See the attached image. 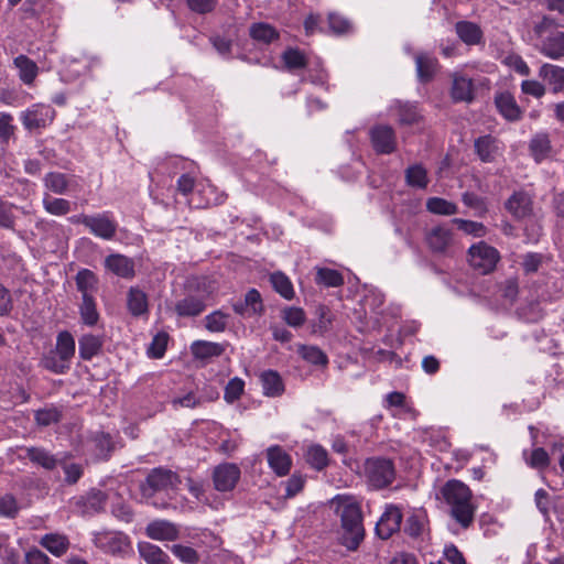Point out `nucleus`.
Returning a JSON list of instances; mask_svg holds the SVG:
<instances>
[{
    "instance_id": "nucleus-1",
    "label": "nucleus",
    "mask_w": 564,
    "mask_h": 564,
    "mask_svg": "<svg viewBox=\"0 0 564 564\" xmlns=\"http://www.w3.org/2000/svg\"><path fill=\"white\" fill-rule=\"evenodd\" d=\"M336 514L340 518V541L348 550L355 551L364 540L362 514L358 501L350 496H336L333 500Z\"/></svg>"
},
{
    "instance_id": "nucleus-2",
    "label": "nucleus",
    "mask_w": 564,
    "mask_h": 564,
    "mask_svg": "<svg viewBox=\"0 0 564 564\" xmlns=\"http://www.w3.org/2000/svg\"><path fill=\"white\" fill-rule=\"evenodd\" d=\"M442 497L449 507L451 516L463 528H468L475 518L476 506L473 494L464 482L452 479L441 489Z\"/></svg>"
},
{
    "instance_id": "nucleus-3",
    "label": "nucleus",
    "mask_w": 564,
    "mask_h": 564,
    "mask_svg": "<svg viewBox=\"0 0 564 564\" xmlns=\"http://www.w3.org/2000/svg\"><path fill=\"white\" fill-rule=\"evenodd\" d=\"M533 44L543 56L560 61L564 58V32L558 30L554 19L544 15L533 25Z\"/></svg>"
},
{
    "instance_id": "nucleus-4",
    "label": "nucleus",
    "mask_w": 564,
    "mask_h": 564,
    "mask_svg": "<svg viewBox=\"0 0 564 564\" xmlns=\"http://www.w3.org/2000/svg\"><path fill=\"white\" fill-rule=\"evenodd\" d=\"M181 484L178 475L170 469L154 468L140 485L142 498L149 501L156 492L177 489Z\"/></svg>"
},
{
    "instance_id": "nucleus-5",
    "label": "nucleus",
    "mask_w": 564,
    "mask_h": 564,
    "mask_svg": "<svg viewBox=\"0 0 564 564\" xmlns=\"http://www.w3.org/2000/svg\"><path fill=\"white\" fill-rule=\"evenodd\" d=\"M93 543L101 552L118 557H124L132 551L130 538L120 531L94 532Z\"/></svg>"
},
{
    "instance_id": "nucleus-6",
    "label": "nucleus",
    "mask_w": 564,
    "mask_h": 564,
    "mask_svg": "<svg viewBox=\"0 0 564 564\" xmlns=\"http://www.w3.org/2000/svg\"><path fill=\"white\" fill-rule=\"evenodd\" d=\"M365 475L368 484L376 489L389 486L394 477L393 463L388 458L372 457L365 463Z\"/></svg>"
},
{
    "instance_id": "nucleus-7",
    "label": "nucleus",
    "mask_w": 564,
    "mask_h": 564,
    "mask_svg": "<svg viewBox=\"0 0 564 564\" xmlns=\"http://www.w3.org/2000/svg\"><path fill=\"white\" fill-rule=\"evenodd\" d=\"M55 109L46 104H33L20 113L24 129L40 131L48 127L55 118Z\"/></svg>"
},
{
    "instance_id": "nucleus-8",
    "label": "nucleus",
    "mask_w": 564,
    "mask_h": 564,
    "mask_svg": "<svg viewBox=\"0 0 564 564\" xmlns=\"http://www.w3.org/2000/svg\"><path fill=\"white\" fill-rule=\"evenodd\" d=\"M498 251L485 242L473 245L469 248V263L480 273L486 274L492 271L498 262Z\"/></svg>"
},
{
    "instance_id": "nucleus-9",
    "label": "nucleus",
    "mask_w": 564,
    "mask_h": 564,
    "mask_svg": "<svg viewBox=\"0 0 564 564\" xmlns=\"http://www.w3.org/2000/svg\"><path fill=\"white\" fill-rule=\"evenodd\" d=\"M118 224L111 212H102L90 216L87 229L91 235L104 240H112Z\"/></svg>"
},
{
    "instance_id": "nucleus-10",
    "label": "nucleus",
    "mask_w": 564,
    "mask_h": 564,
    "mask_svg": "<svg viewBox=\"0 0 564 564\" xmlns=\"http://www.w3.org/2000/svg\"><path fill=\"white\" fill-rule=\"evenodd\" d=\"M474 149L481 162L492 163L503 153V143L491 134L481 135L474 141Z\"/></svg>"
},
{
    "instance_id": "nucleus-11",
    "label": "nucleus",
    "mask_w": 564,
    "mask_h": 564,
    "mask_svg": "<svg viewBox=\"0 0 564 564\" xmlns=\"http://www.w3.org/2000/svg\"><path fill=\"white\" fill-rule=\"evenodd\" d=\"M402 521V512L399 507L389 505L376 524V533L382 540H387L398 532Z\"/></svg>"
},
{
    "instance_id": "nucleus-12",
    "label": "nucleus",
    "mask_w": 564,
    "mask_h": 564,
    "mask_svg": "<svg viewBox=\"0 0 564 564\" xmlns=\"http://www.w3.org/2000/svg\"><path fill=\"white\" fill-rule=\"evenodd\" d=\"M240 478V469L235 464H221L213 474L215 489L218 491L232 490Z\"/></svg>"
},
{
    "instance_id": "nucleus-13",
    "label": "nucleus",
    "mask_w": 564,
    "mask_h": 564,
    "mask_svg": "<svg viewBox=\"0 0 564 564\" xmlns=\"http://www.w3.org/2000/svg\"><path fill=\"white\" fill-rule=\"evenodd\" d=\"M265 457L269 467L278 476H286L292 467L291 455L281 446L272 445L267 448Z\"/></svg>"
},
{
    "instance_id": "nucleus-14",
    "label": "nucleus",
    "mask_w": 564,
    "mask_h": 564,
    "mask_svg": "<svg viewBox=\"0 0 564 564\" xmlns=\"http://www.w3.org/2000/svg\"><path fill=\"white\" fill-rule=\"evenodd\" d=\"M451 98L455 102H471L474 100V83L460 72H454L451 75Z\"/></svg>"
},
{
    "instance_id": "nucleus-15",
    "label": "nucleus",
    "mask_w": 564,
    "mask_h": 564,
    "mask_svg": "<svg viewBox=\"0 0 564 564\" xmlns=\"http://www.w3.org/2000/svg\"><path fill=\"white\" fill-rule=\"evenodd\" d=\"M371 143L378 153L389 154L395 149V135L391 127L380 124L370 131Z\"/></svg>"
},
{
    "instance_id": "nucleus-16",
    "label": "nucleus",
    "mask_w": 564,
    "mask_h": 564,
    "mask_svg": "<svg viewBox=\"0 0 564 564\" xmlns=\"http://www.w3.org/2000/svg\"><path fill=\"white\" fill-rule=\"evenodd\" d=\"M108 496L106 492L93 489L76 501L78 511L83 516H93L105 509Z\"/></svg>"
},
{
    "instance_id": "nucleus-17",
    "label": "nucleus",
    "mask_w": 564,
    "mask_h": 564,
    "mask_svg": "<svg viewBox=\"0 0 564 564\" xmlns=\"http://www.w3.org/2000/svg\"><path fill=\"white\" fill-rule=\"evenodd\" d=\"M148 538L156 541H175L178 539L177 525L167 520H153L145 527Z\"/></svg>"
},
{
    "instance_id": "nucleus-18",
    "label": "nucleus",
    "mask_w": 564,
    "mask_h": 564,
    "mask_svg": "<svg viewBox=\"0 0 564 564\" xmlns=\"http://www.w3.org/2000/svg\"><path fill=\"white\" fill-rule=\"evenodd\" d=\"M429 248L436 253H445L453 242V231L446 226H436L425 237Z\"/></svg>"
},
{
    "instance_id": "nucleus-19",
    "label": "nucleus",
    "mask_w": 564,
    "mask_h": 564,
    "mask_svg": "<svg viewBox=\"0 0 564 564\" xmlns=\"http://www.w3.org/2000/svg\"><path fill=\"white\" fill-rule=\"evenodd\" d=\"M105 267L111 273L123 279H132L135 274L134 261L131 258L120 253L109 254L105 259Z\"/></svg>"
},
{
    "instance_id": "nucleus-20",
    "label": "nucleus",
    "mask_w": 564,
    "mask_h": 564,
    "mask_svg": "<svg viewBox=\"0 0 564 564\" xmlns=\"http://www.w3.org/2000/svg\"><path fill=\"white\" fill-rule=\"evenodd\" d=\"M506 209L517 219L532 214V198L524 191L514 192L506 202Z\"/></svg>"
},
{
    "instance_id": "nucleus-21",
    "label": "nucleus",
    "mask_w": 564,
    "mask_h": 564,
    "mask_svg": "<svg viewBox=\"0 0 564 564\" xmlns=\"http://www.w3.org/2000/svg\"><path fill=\"white\" fill-rule=\"evenodd\" d=\"M539 77L545 82L553 94L564 90V67L544 63L539 69Z\"/></svg>"
},
{
    "instance_id": "nucleus-22",
    "label": "nucleus",
    "mask_w": 564,
    "mask_h": 564,
    "mask_svg": "<svg viewBox=\"0 0 564 564\" xmlns=\"http://www.w3.org/2000/svg\"><path fill=\"white\" fill-rule=\"evenodd\" d=\"M43 184L47 191L64 195L75 186V177L61 172H50L43 177Z\"/></svg>"
},
{
    "instance_id": "nucleus-23",
    "label": "nucleus",
    "mask_w": 564,
    "mask_h": 564,
    "mask_svg": "<svg viewBox=\"0 0 564 564\" xmlns=\"http://www.w3.org/2000/svg\"><path fill=\"white\" fill-rule=\"evenodd\" d=\"M495 104L498 111L507 120L518 121L521 119L522 111L511 94L501 93L497 95L495 98Z\"/></svg>"
},
{
    "instance_id": "nucleus-24",
    "label": "nucleus",
    "mask_w": 564,
    "mask_h": 564,
    "mask_svg": "<svg viewBox=\"0 0 564 564\" xmlns=\"http://www.w3.org/2000/svg\"><path fill=\"white\" fill-rule=\"evenodd\" d=\"M529 151L536 163L549 159L552 154L551 140L547 133L539 132L532 137Z\"/></svg>"
},
{
    "instance_id": "nucleus-25",
    "label": "nucleus",
    "mask_w": 564,
    "mask_h": 564,
    "mask_svg": "<svg viewBox=\"0 0 564 564\" xmlns=\"http://www.w3.org/2000/svg\"><path fill=\"white\" fill-rule=\"evenodd\" d=\"M206 307L203 295H187L175 304V311L180 316L199 315Z\"/></svg>"
},
{
    "instance_id": "nucleus-26",
    "label": "nucleus",
    "mask_w": 564,
    "mask_h": 564,
    "mask_svg": "<svg viewBox=\"0 0 564 564\" xmlns=\"http://www.w3.org/2000/svg\"><path fill=\"white\" fill-rule=\"evenodd\" d=\"M39 543L56 557L63 556L69 549L68 538L58 533H47L40 539Z\"/></svg>"
},
{
    "instance_id": "nucleus-27",
    "label": "nucleus",
    "mask_w": 564,
    "mask_h": 564,
    "mask_svg": "<svg viewBox=\"0 0 564 564\" xmlns=\"http://www.w3.org/2000/svg\"><path fill=\"white\" fill-rule=\"evenodd\" d=\"M138 551L147 564H171L170 556L155 544L140 542Z\"/></svg>"
},
{
    "instance_id": "nucleus-28",
    "label": "nucleus",
    "mask_w": 564,
    "mask_h": 564,
    "mask_svg": "<svg viewBox=\"0 0 564 564\" xmlns=\"http://www.w3.org/2000/svg\"><path fill=\"white\" fill-rule=\"evenodd\" d=\"M458 37L467 45H477L482 40L481 29L473 22L459 21L455 25Z\"/></svg>"
},
{
    "instance_id": "nucleus-29",
    "label": "nucleus",
    "mask_w": 564,
    "mask_h": 564,
    "mask_svg": "<svg viewBox=\"0 0 564 564\" xmlns=\"http://www.w3.org/2000/svg\"><path fill=\"white\" fill-rule=\"evenodd\" d=\"M13 64L19 70L21 82L25 85H32L39 73L36 63L25 55H19L13 59Z\"/></svg>"
},
{
    "instance_id": "nucleus-30",
    "label": "nucleus",
    "mask_w": 564,
    "mask_h": 564,
    "mask_svg": "<svg viewBox=\"0 0 564 564\" xmlns=\"http://www.w3.org/2000/svg\"><path fill=\"white\" fill-rule=\"evenodd\" d=\"M416 72L421 82H430L435 75L438 62L430 54H417L415 56Z\"/></svg>"
},
{
    "instance_id": "nucleus-31",
    "label": "nucleus",
    "mask_w": 564,
    "mask_h": 564,
    "mask_svg": "<svg viewBox=\"0 0 564 564\" xmlns=\"http://www.w3.org/2000/svg\"><path fill=\"white\" fill-rule=\"evenodd\" d=\"M25 457L47 470L54 469L58 463V459L53 454L41 447L25 448Z\"/></svg>"
},
{
    "instance_id": "nucleus-32",
    "label": "nucleus",
    "mask_w": 564,
    "mask_h": 564,
    "mask_svg": "<svg viewBox=\"0 0 564 564\" xmlns=\"http://www.w3.org/2000/svg\"><path fill=\"white\" fill-rule=\"evenodd\" d=\"M270 283L273 290L285 300H292L295 295L293 283L282 271H275L270 274Z\"/></svg>"
},
{
    "instance_id": "nucleus-33",
    "label": "nucleus",
    "mask_w": 564,
    "mask_h": 564,
    "mask_svg": "<svg viewBox=\"0 0 564 564\" xmlns=\"http://www.w3.org/2000/svg\"><path fill=\"white\" fill-rule=\"evenodd\" d=\"M263 393L268 397H279L284 391L282 378L276 371L267 370L261 373Z\"/></svg>"
},
{
    "instance_id": "nucleus-34",
    "label": "nucleus",
    "mask_w": 564,
    "mask_h": 564,
    "mask_svg": "<svg viewBox=\"0 0 564 564\" xmlns=\"http://www.w3.org/2000/svg\"><path fill=\"white\" fill-rule=\"evenodd\" d=\"M225 348L221 344L197 340L191 346L193 356L197 359H208L212 357H218L224 352Z\"/></svg>"
},
{
    "instance_id": "nucleus-35",
    "label": "nucleus",
    "mask_w": 564,
    "mask_h": 564,
    "mask_svg": "<svg viewBox=\"0 0 564 564\" xmlns=\"http://www.w3.org/2000/svg\"><path fill=\"white\" fill-rule=\"evenodd\" d=\"M62 361L70 366V360L75 355V339L68 332H61L56 338L55 349Z\"/></svg>"
},
{
    "instance_id": "nucleus-36",
    "label": "nucleus",
    "mask_w": 564,
    "mask_h": 564,
    "mask_svg": "<svg viewBox=\"0 0 564 564\" xmlns=\"http://www.w3.org/2000/svg\"><path fill=\"white\" fill-rule=\"evenodd\" d=\"M128 308L134 316H140L148 312L147 294L139 288H130L128 292Z\"/></svg>"
},
{
    "instance_id": "nucleus-37",
    "label": "nucleus",
    "mask_w": 564,
    "mask_h": 564,
    "mask_svg": "<svg viewBox=\"0 0 564 564\" xmlns=\"http://www.w3.org/2000/svg\"><path fill=\"white\" fill-rule=\"evenodd\" d=\"M78 346L79 356L85 360H89L100 351L102 340L99 336L87 334L79 338Z\"/></svg>"
},
{
    "instance_id": "nucleus-38",
    "label": "nucleus",
    "mask_w": 564,
    "mask_h": 564,
    "mask_svg": "<svg viewBox=\"0 0 564 564\" xmlns=\"http://www.w3.org/2000/svg\"><path fill=\"white\" fill-rule=\"evenodd\" d=\"M44 210L53 216H64L72 210V204L65 198L52 197L45 194L42 200Z\"/></svg>"
},
{
    "instance_id": "nucleus-39",
    "label": "nucleus",
    "mask_w": 564,
    "mask_h": 564,
    "mask_svg": "<svg viewBox=\"0 0 564 564\" xmlns=\"http://www.w3.org/2000/svg\"><path fill=\"white\" fill-rule=\"evenodd\" d=\"M75 280L77 290L82 293L83 297H90L91 293L96 291L97 278L90 270L83 269L78 271Z\"/></svg>"
},
{
    "instance_id": "nucleus-40",
    "label": "nucleus",
    "mask_w": 564,
    "mask_h": 564,
    "mask_svg": "<svg viewBox=\"0 0 564 564\" xmlns=\"http://www.w3.org/2000/svg\"><path fill=\"white\" fill-rule=\"evenodd\" d=\"M426 209L435 215L451 216L458 212L456 204L441 197H431L426 200Z\"/></svg>"
},
{
    "instance_id": "nucleus-41",
    "label": "nucleus",
    "mask_w": 564,
    "mask_h": 564,
    "mask_svg": "<svg viewBox=\"0 0 564 564\" xmlns=\"http://www.w3.org/2000/svg\"><path fill=\"white\" fill-rule=\"evenodd\" d=\"M315 281L317 284H322L327 288H337L344 283V278L337 270L329 268H317Z\"/></svg>"
},
{
    "instance_id": "nucleus-42",
    "label": "nucleus",
    "mask_w": 564,
    "mask_h": 564,
    "mask_svg": "<svg viewBox=\"0 0 564 564\" xmlns=\"http://www.w3.org/2000/svg\"><path fill=\"white\" fill-rule=\"evenodd\" d=\"M306 462L315 469L322 470L328 464V455L321 445H312L306 452Z\"/></svg>"
},
{
    "instance_id": "nucleus-43",
    "label": "nucleus",
    "mask_w": 564,
    "mask_h": 564,
    "mask_svg": "<svg viewBox=\"0 0 564 564\" xmlns=\"http://www.w3.org/2000/svg\"><path fill=\"white\" fill-rule=\"evenodd\" d=\"M250 36L256 41L268 44L278 39V32L270 24L254 23L250 28Z\"/></svg>"
},
{
    "instance_id": "nucleus-44",
    "label": "nucleus",
    "mask_w": 564,
    "mask_h": 564,
    "mask_svg": "<svg viewBox=\"0 0 564 564\" xmlns=\"http://www.w3.org/2000/svg\"><path fill=\"white\" fill-rule=\"evenodd\" d=\"M80 317L84 324L94 326L99 319L96 303L93 296L83 297V302L79 306Z\"/></svg>"
},
{
    "instance_id": "nucleus-45",
    "label": "nucleus",
    "mask_w": 564,
    "mask_h": 564,
    "mask_svg": "<svg viewBox=\"0 0 564 564\" xmlns=\"http://www.w3.org/2000/svg\"><path fill=\"white\" fill-rule=\"evenodd\" d=\"M170 550L175 557L185 564H197L200 560L198 552L193 546L173 544Z\"/></svg>"
},
{
    "instance_id": "nucleus-46",
    "label": "nucleus",
    "mask_w": 564,
    "mask_h": 564,
    "mask_svg": "<svg viewBox=\"0 0 564 564\" xmlns=\"http://www.w3.org/2000/svg\"><path fill=\"white\" fill-rule=\"evenodd\" d=\"M41 366L54 373H65L69 369V365L62 361L54 349L42 357Z\"/></svg>"
},
{
    "instance_id": "nucleus-47",
    "label": "nucleus",
    "mask_w": 564,
    "mask_h": 564,
    "mask_svg": "<svg viewBox=\"0 0 564 564\" xmlns=\"http://www.w3.org/2000/svg\"><path fill=\"white\" fill-rule=\"evenodd\" d=\"M405 177L410 186H415L419 188H425L429 183L426 170L419 164L410 166L406 170Z\"/></svg>"
},
{
    "instance_id": "nucleus-48",
    "label": "nucleus",
    "mask_w": 564,
    "mask_h": 564,
    "mask_svg": "<svg viewBox=\"0 0 564 564\" xmlns=\"http://www.w3.org/2000/svg\"><path fill=\"white\" fill-rule=\"evenodd\" d=\"M282 319L291 327H300L306 321L303 308L296 306H288L281 311Z\"/></svg>"
},
{
    "instance_id": "nucleus-49",
    "label": "nucleus",
    "mask_w": 564,
    "mask_h": 564,
    "mask_svg": "<svg viewBox=\"0 0 564 564\" xmlns=\"http://www.w3.org/2000/svg\"><path fill=\"white\" fill-rule=\"evenodd\" d=\"M229 315L221 311H215L205 317L206 328L209 332H224L227 327Z\"/></svg>"
},
{
    "instance_id": "nucleus-50",
    "label": "nucleus",
    "mask_w": 564,
    "mask_h": 564,
    "mask_svg": "<svg viewBox=\"0 0 564 564\" xmlns=\"http://www.w3.org/2000/svg\"><path fill=\"white\" fill-rule=\"evenodd\" d=\"M300 355L313 365L325 366L328 361L327 356L316 346L303 345L299 349Z\"/></svg>"
},
{
    "instance_id": "nucleus-51",
    "label": "nucleus",
    "mask_w": 564,
    "mask_h": 564,
    "mask_svg": "<svg viewBox=\"0 0 564 564\" xmlns=\"http://www.w3.org/2000/svg\"><path fill=\"white\" fill-rule=\"evenodd\" d=\"M397 110L401 124H413L420 119V113L415 105L399 102Z\"/></svg>"
},
{
    "instance_id": "nucleus-52",
    "label": "nucleus",
    "mask_w": 564,
    "mask_h": 564,
    "mask_svg": "<svg viewBox=\"0 0 564 564\" xmlns=\"http://www.w3.org/2000/svg\"><path fill=\"white\" fill-rule=\"evenodd\" d=\"M465 234L475 237H484L486 235V227L481 223L455 218L452 220Z\"/></svg>"
},
{
    "instance_id": "nucleus-53",
    "label": "nucleus",
    "mask_w": 564,
    "mask_h": 564,
    "mask_svg": "<svg viewBox=\"0 0 564 564\" xmlns=\"http://www.w3.org/2000/svg\"><path fill=\"white\" fill-rule=\"evenodd\" d=\"M35 420L39 425L48 426L61 420V412L57 408H44L35 412Z\"/></svg>"
},
{
    "instance_id": "nucleus-54",
    "label": "nucleus",
    "mask_w": 564,
    "mask_h": 564,
    "mask_svg": "<svg viewBox=\"0 0 564 564\" xmlns=\"http://www.w3.org/2000/svg\"><path fill=\"white\" fill-rule=\"evenodd\" d=\"M14 205L0 198V227L11 229L15 224Z\"/></svg>"
},
{
    "instance_id": "nucleus-55",
    "label": "nucleus",
    "mask_w": 564,
    "mask_h": 564,
    "mask_svg": "<svg viewBox=\"0 0 564 564\" xmlns=\"http://www.w3.org/2000/svg\"><path fill=\"white\" fill-rule=\"evenodd\" d=\"M425 524V518L422 513H413L408 517L404 525V531L411 536H419Z\"/></svg>"
},
{
    "instance_id": "nucleus-56",
    "label": "nucleus",
    "mask_w": 564,
    "mask_h": 564,
    "mask_svg": "<svg viewBox=\"0 0 564 564\" xmlns=\"http://www.w3.org/2000/svg\"><path fill=\"white\" fill-rule=\"evenodd\" d=\"M283 61L289 69H297L305 66V56L299 50L289 48L283 53Z\"/></svg>"
},
{
    "instance_id": "nucleus-57",
    "label": "nucleus",
    "mask_w": 564,
    "mask_h": 564,
    "mask_svg": "<svg viewBox=\"0 0 564 564\" xmlns=\"http://www.w3.org/2000/svg\"><path fill=\"white\" fill-rule=\"evenodd\" d=\"M13 116L8 112H0V142L7 143L14 133Z\"/></svg>"
},
{
    "instance_id": "nucleus-58",
    "label": "nucleus",
    "mask_w": 564,
    "mask_h": 564,
    "mask_svg": "<svg viewBox=\"0 0 564 564\" xmlns=\"http://www.w3.org/2000/svg\"><path fill=\"white\" fill-rule=\"evenodd\" d=\"M521 91L534 98H542L546 93V87L535 79H525L521 83Z\"/></svg>"
},
{
    "instance_id": "nucleus-59",
    "label": "nucleus",
    "mask_w": 564,
    "mask_h": 564,
    "mask_svg": "<svg viewBox=\"0 0 564 564\" xmlns=\"http://www.w3.org/2000/svg\"><path fill=\"white\" fill-rule=\"evenodd\" d=\"M245 382L239 378L229 380L225 388V400L234 402L240 398L243 392Z\"/></svg>"
},
{
    "instance_id": "nucleus-60",
    "label": "nucleus",
    "mask_w": 564,
    "mask_h": 564,
    "mask_svg": "<svg viewBox=\"0 0 564 564\" xmlns=\"http://www.w3.org/2000/svg\"><path fill=\"white\" fill-rule=\"evenodd\" d=\"M305 479L302 475L293 474L285 482V498H293L302 491Z\"/></svg>"
},
{
    "instance_id": "nucleus-61",
    "label": "nucleus",
    "mask_w": 564,
    "mask_h": 564,
    "mask_svg": "<svg viewBox=\"0 0 564 564\" xmlns=\"http://www.w3.org/2000/svg\"><path fill=\"white\" fill-rule=\"evenodd\" d=\"M246 306L250 308L253 315L260 314L263 311L262 299L258 290L251 289L245 296Z\"/></svg>"
},
{
    "instance_id": "nucleus-62",
    "label": "nucleus",
    "mask_w": 564,
    "mask_h": 564,
    "mask_svg": "<svg viewBox=\"0 0 564 564\" xmlns=\"http://www.w3.org/2000/svg\"><path fill=\"white\" fill-rule=\"evenodd\" d=\"M528 463L533 468L542 469L549 466L550 457L544 448L538 447L532 451Z\"/></svg>"
},
{
    "instance_id": "nucleus-63",
    "label": "nucleus",
    "mask_w": 564,
    "mask_h": 564,
    "mask_svg": "<svg viewBox=\"0 0 564 564\" xmlns=\"http://www.w3.org/2000/svg\"><path fill=\"white\" fill-rule=\"evenodd\" d=\"M167 345V335L158 334L154 336L151 346L149 348V355L153 358H162Z\"/></svg>"
},
{
    "instance_id": "nucleus-64",
    "label": "nucleus",
    "mask_w": 564,
    "mask_h": 564,
    "mask_svg": "<svg viewBox=\"0 0 564 564\" xmlns=\"http://www.w3.org/2000/svg\"><path fill=\"white\" fill-rule=\"evenodd\" d=\"M111 513L120 521L131 522L133 519V511L130 506L123 501L112 503Z\"/></svg>"
}]
</instances>
